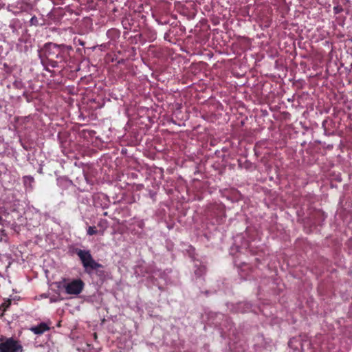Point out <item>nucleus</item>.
Instances as JSON below:
<instances>
[{"mask_svg":"<svg viewBox=\"0 0 352 352\" xmlns=\"http://www.w3.org/2000/svg\"><path fill=\"white\" fill-rule=\"evenodd\" d=\"M65 290V292L69 295L79 294L84 287L83 282L80 279H75L72 280H63L60 283V286Z\"/></svg>","mask_w":352,"mask_h":352,"instance_id":"f257e3e1","label":"nucleus"},{"mask_svg":"<svg viewBox=\"0 0 352 352\" xmlns=\"http://www.w3.org/2000/svg\"><path fill=\"white\" fill-rule=\"evenodd\" d=\"M77 254L80 258L86 271L96 270L100 267V265L93 259L89 251L78 250H77Z\"/></svg>","mask_w":352,"mask_h":352,"instance_id":"f03ea898","label":"nucleus"},{"mask_svg":"<svg viewBox=\"0 0 352 352\" xmlns=\"http://www.w3.org/2000/svg\"><path fill=\"white\" fill-rule=\"evenodd\" d=\"M0 352H23V349L17 341L8 339L0 343Z\"/></svg>","mask_w":352,"mask_h":352,"instance_id":"7ed1b4c3","label":"nucleus"},{"mask_svg":"<svg viewBox=\"0 0 352 352\" xmlns=\"http://www.w3.org/2000/svg\"><path fill=\"white\" fill-rule=\"evenodd\" d=\"M31 331H33L35 334H42L45 331L49 329L48 326L45 323H41L37 326L33 327L31 329Z\"/></svg>","mask_w":352,"mask_h":352,"instance_id":"20e7f679","label":"nucleus"},{"mask_svg":"<svg viewBox=\"0 0 352 352\" xmlns=\"http://www.w3.org/2000/svg\"><path fill=\"white\" fill-rule=\"evenodd\" d=\"M87 234L89 235H94L98 233V230L95 226H89L87 228Z\"/></svg>","mask_w":352,"mask_h":352,"instance_id":"39448f33","label":"nucleus"},{"mask_svg":"<svg viewBox=\"0 0 352 352\" xmlns=\"http://www.w3.org/2000/svg\"><path fill=\"white\" fill-rule=\"evenodd\" d=\"M50 47H51V49H52V50H59V47H58V46H57V45H55V44H52V45H50Z\"/></svg>","mask_w":352,"mask_h":352,"instance_id":"423d86ee","label":"nucleus"},{"mask_svg":"<svg viewBox=\"0 0 352 352\" xmlns=\"http://www.w3.org/2000/svg\"><path fill=\"white\" fill-rule=\"evenodd\" d=\"M0 240L2 241L3 240V237L2 236H0Z\"/></svg>","mask_w":352,"mask_h":352,"instance_id":"0eeeda50","label":"nucleus"}]
</instances>
